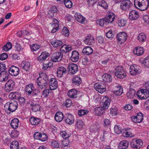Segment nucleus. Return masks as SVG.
Segmentation results:
<instances>
[{
  "mask_svg": "<svg viewBox=\"0 0 149 149\" xmlns=\"http://www.w3.org/2000/svg\"><path fill=\"white\" fill-rule=\"evenodd\" d=\"M17 107V102L13 100H11L5 104L4 108L6 113L8 114H9L15 111Z\"/></svg>",
  "mask_w": 149,
  "mask_h": 149,
  "instance_id": "nucleus-1",
  "label": "nucleus"
},
{
  "mask_svg": "<svg viewBox=\"0 0 149 149\" xmlns=\"http://www.w3.org/2000/svg\"><path fill=\"white\" fill-rule=\"evenodd\" d=\"M114 17V14L112 13H111L108 16L100 19L98 24L102 26L104 25H107V24L111 23L113 21Z\"/></svg>",
  "mask_w": 149,
  "mask_h": 149,
  "instance_id": "nucleus-2",
  "label": "nucleus"
},
{
  "mask_svg": "<svg viewBox=\"0 0 149 149\" xmlns=\"http://www.w3.org/2000/svg\"><path fill=\"white\" fill-rule=\"evenodd\" d=\"M115 74L118 78L123 79L126 76V74L121 66L116 67L115 69Z\"/></svg>",
  "mask_w": 149,
  "mask_h": 149,
  "instance_id": "nucleus-3",
  "label": "nucleus"
},
{
  "mask_svg": "<svg viewBox=\"0 0 149 149\" xmlns=\"http://www.w3.org/2000/svg\"><path fill=\"white\" fill-rule=\"evenodd\" d=\"M137 95L141 100L146 99L149 97V91L147 89H141L138 92Z\"/></svg>",
  "mask_w": 149,
  "mask_h": 149,
  "instance_id": "nucleus-4",
  "label": "nucleus"
},
{
  "mask_svg": "<svg viewBox=\"0 0 149 149\" xmlns=\"http://www.w3.org/2000/svg\"><path fill=\"white\" fill-rule=\"evenodd\" d=\"M33 136L35 139L43 142L46 141L47 139V135L44 133H41L38 132H36L34 134Z\"/></svg>",
  "mask_w": 149,
  "mask_h": 149,
  "instance_id": "nucleus-5",
  "label": "nucleus"
},
{
  "mask_svg": "<svg viewBox=\"0 0 149 149\" xmlns=\"http://www.w3.org/2000/svg\"><path fill=\"white\" fill-rule=\"evenodd\" d=\"M143 141L140 139L133 140L131 143L130 145L131 147L134 148L139 149L143 145Z\"/></svg>",
  "mask_w": 149,
  "mask_h": 149,
  "instance_id": "nucleus-6",
  "label": "nucleus"
},
{
  "mask_svg": "<svg viewBox=\"0 0 149 149\" xmlns=\"http://www.w3.org/2000/svg\"><path fill=\"white\" fill-rule=\"evenodd\" d=\"M67 70L72 74H74L78 70V65L74 63H70L68 66Z\"/></svg>",
  "mask_w": 149,
  "mask_h": 149,
  "instance_id": "nucleus-7",
  "label": "nucleus"
},
{
  "mask_svg": "<svg viewBox=\"0 0 149 149\" xmlns=\"http://www.w3.org/2000/svg\"><path fill=\"white\" fill-rule=\"evenodd\" d=\"M95 90L100 93H102L106 91L105 85L102 83H95L94 86Z\"/></svg>",
  "mask_w": 149,
  "mask_h": 149,
  "instance_id": "nucleus-8",
  "label": "nucleus"
},
{
  "mask_svg": "<svg viewBox=\"0 0 149 149\" xmlns=\"http://www.w3.org/2000/svg\"><path fill=\"white\" fill-rule=\"evenodd\" d=\"M63 56V54L60 52L54 53L51 58V61L53 62H57L61 60Z\"/></svg>",
  "mask_w": 149,
  "mask_h": 149,
  "instance_id": "nucleus-9",
  "label": "nucleus"
},
{
  "mask_svg": "<svg viewBox=\"0 0 149 149\" xmlns=\"http://www.w3.org/2000/svg\"><path fill=\"white\" fill-rule=\"evenodd\" d=\"M15 83L12 79L9 80L5 85V89L6 92H9L13 90L15 85Z\"/></svg>",
  "mask_w": 149,
  "mask_h": 149,
  "instance_id": "nucleus-10",
  "label": "nucleus"
},
{
  "mask_svg": "<svg viewBox=\"0 0 149 149\" xmlns=\"http://www.w3.org/2000/svg\"><path fill=\"white\" fill-rule=\"evenodd\" d=\"M19 72V68L14 65H12L8 69V73L9 74L12 76H16L18 74Z\"/></svg>",
  "mask_w": 149,
  "mask_h": 149,
  "instance_id": "nucleus-11",
  "label": "nucleus"
},
{
  "mask_svg": "<svg viewBox=\"0 0 149 149\" xmlns=\"http://www.w3.org/2000/svg\"><path fill=\"white\" fill-rule=\"evenodd\" d=\"M64 118L65 122L67 124L71 125L74 122V116L70 113H67L65 114Z\"/></svg>",
  "mask_w": 149,
  "mask_h": 149,
  "instance_id": "nucleus-12",
  "label": "nucleus"
},
{
  "mask_svg": "<svg viewBox=\"0 0 149 149\" xmlns=\"http://www.w3.org/2000/svg\"><path fill=\"white\" fill-rule=\"evenodd\" d=\"M49 83L50 89L52 90L56 89L58 87V82L55 78H50Z\"/></svg>",
  "mask_w": 149,
  "mask_h": 149,
  "instance_id": "nucleus-13",
  "label": "nucleus"
},
{
  "mask_svg": "<svg viewBox=\"0 0 149 149\" xmlns=\"http://www.w3.org/2000/svg\"><path fill=\"white\" fill-rule=\"evenodd\" d=\"M127 35L126 33L124 32H120L117 34L116 38L118 41L121 42H125L127 39Z\"/></svg>",
  "mask_w": 149,
  "mask_h": 149,
  "instance_id": "nucleus-14",
  "label": "nucleus"
},
{
  "mask_svg": "<svg viewBox=\"0 0 149 149\" xmlns=\"http://www.w3.org/2000/svg\"><path fill=\"white\" fill-rule=\"evenodd\" d=\"M143 119V115L141 112L138 113L136 116H133L132 120L135 123H140L142 121Z\"/></svg>",
  "mask_w": 149,
  "mask_h": 149,
  "instance_id": "nucleus-15",
  "label": "nucleus"
},
{
  "mask_svg": "<svg viewBox=\"0 0 149 149\" xmlns=\"http://www.w3.org/2000/svg\"><path fill=\"white\" fill-rule=\"evenodd\" d=\"M132 5V3L130 0H124L120 4L121 8L122 9H126L130 8Z\"/></svg>",
  "mask_w": 149,
  "mask_h": 149,
  "instance_id": "nucleus-16",
  "label": "nucleus"
},
{
  "mask_svg": "<svg viewBox=\"0 0 149 149\" xmlns=\"http://www.w3.org/2000/svg\"><path fill=\"white\" fill-rule=\"evenodd\" d=\"M9 73L6 70H2L0 73V81H6L8 79Z\"/></svg>",
  "mask_w": 149,
  "mask_h": 149,
  "instance_id": "nucleus-17",
  "label": "nucleus"
},
{
  "mask_svg": "<svg viewBox=\"0 0 149 149\" xmlns=\"http://www.w3.org/2000/svg\"><path fill=\"white\" fill-rule=\"evenodd\" d=\"M84 43L88 45H91L95 43V40L94 37L91 35H88L84 41Z\"/></svg>",
  "mask_w": 149,
  "mask_h": 149,
  "instance_id": "nucleus-18",
  "label": "nucleus"
},
{
  "mask_svg": "<svg viewBox=\"0 0 149 149\" xmlns=\"http://www.w3.org/2000/svg\"><path fill=\"white\" fill-rule=\"evenodd\" d=\"M139 66L134 65L130 66L129 69L130 72L132 75H136L139 73Z\"/></svg>",
  "mask_w": 149,
  "mask_h": 149,
  "instance_id": "nucleus-19",
  "label": "nucleus"
},
{
  "mask_svg": "<svg viewBox=\"0 0 149 149\" xmlns=\"http://www.w3.org/2000/svg\"><path fill=\"white\" fill-rule=\"evenodd\" d=\"M72 81L73 85L79 86L81 83V79L79 76H74L72 79Z\"/></svg>",
  "mask_w": 149,
  "mask_h": 149,
  "instance_id": "nucleus-20",
  "label": "nucleus"
},
{
  "mask_svg": "<svg viewBox=\"0 0 149 149\" xmlns=\"http://www.w3.org/2000/svg\"><path fill=\"white\" fill-rule=\"evenodd\" d=\"M70 59L71 61L73 62L77 61L79 59V53L78 52L75 50L72 51Z\"/></svg>",
  "mask_w": 149,
  "mask_h": 149,
  "instance_id": "nucleus-21",
  "label": "nucleus"
},
{
  "mask_svg": "<svg viewBox=\"0 0 149 149\" xmlns=\"http://www.w3.org/2000/svg\"><path fill=\"white\" fill-rule=\"evenodd\" d=\"M64 117L63 113L61 111H58L55 114L54 119L56 122H60L63 120Z\"/></svg>",
  "mask_w": 149,
  "mask_h": 149,
  "instance_id": "nucleus-22",
  "label": "nucleus"
},
{
  "mask_svg": "<svg viewBox=\"0 0 149 149\" xmlns=\"http://www.w3.org/2000/svg\"><path fill=\"white\" fill-rule=\"evenodd\" d=\"M66 70L63 67L61 66L59 67L57 70L56 74L57 76L58 77H62L63 74L65 73Z\"/></svg>",
  "mask_w": 149,
  "mask_h": 149,
  "instance_id": "nucleus-23",
  "label": "nucleus"
},
{
  "mask_svg": "<svg viewBox=\"0 0 149 149\" xmlns=\"http://www.w3.org/2000/svg\"><path fill=\"white\" fill-rule=\"evenodd\" d=\"M139 17L138 12L135 10H132L129 13V18L132 20L136 19Z\"/></svg>",
  "mask_w": 149,
  "mask_h": 149,
  "instance_id": "nucleus-24",
  "label": "nucleus"
},
{
  "mask_svg": "<svg viewBox=\"0 0 149 149\" xmlns=\"http://www.w3.org/2000/svg\"><path fill=\"white\" fill-rule=\"evenodd\" d=\"M129 145V141L127 140H123L119 143L118 148L120 149H126Z\"/></svg>",
  "mask_w": 149,
  "mask_h": 149,
  "instance_id": "nucleus-25",
  "label": "nucleus"
},
{
  "mask_svg": "<svg viewBox=\"0 0 149 149\" xmlns=\"http://www.w3.org/2000/svg\"><path fill=\"white\" fill-rule=\"evenodd\" d=\"M41 94L40 91L38 89H35L33 90L32 94H31L30 95L36 99H40L41 97Z\"/></svg>",
  "mask_w": 149,
  "mask_h": 149,
  "instance_id": "nucleus-26",
  "label": "nucleus"
},
{
  "mask_svg": "<svg viewBox=\"0 0 149 149\" xmlns=\"http://www.w3.org/2000/svg\"><path fill=\"white\" fill-rule=\"evenodd\" d=\"M101 127L97 123L92 125L90 127V131L91 132H96L100 130Z\"/></svg>",
  "mask_w": 149,
  "mask_h": 149,
  "instance_id": "nucleus-27",
  "label": "nucleus"
},
{
  "mask_svg": "<svg viewBox=\"0 0 149 149\" xmlns=\"http://www.w3.org/2000/svg\"><path fill=\"white\" fill-rule=\"evenodd\" d=\"M48 56H49L48 53H46L45 52H43L40 56L38 57L37 60L40 62H42L45 60Z\"/></svg>",
  "mask_w": 149,
  "mask_h": 149,
  "instance_id": "nucleus-28",
  "label": "nucleus"
},
{
  "mask_svg": "<svg viewBox=\"0 0 149 149\" xmlns=\"http://www.w3.org/2000/svg\"><path fill=\"white\" fill-rule=\"evenodd\" d=\"M53 20L54 23L52 24V26L53 27L51 31L52 33H54L57 31L59 27L58 21L56 19H54Z\"/></svg>",
  "mask_w": 149,
  "mask_h": 149,
  "instance_id": "nucleus-29",
  "label": "nucleus"
},
{
  "mask_svg": "<svg viewBox=\"0 0 149 149\" xmlns=\"http://www.w3.org/2000/svg\"><path fill=\"white\" fill-rule=\"evenodd\" d=\"M33 85L32 84H30L26 86L25 90L26 93L28 94L29 95H30L31 94H32L33 90L35 89L33 88Z\"/></svg>",
  "mask_w": 149,
  "mask_h": 149,
  "instance_id": "nucleus-30",
  "label": "nucleus"
},
{
  "mask_svg": "<svg viewBox=\"0 0 149 149\" xmlns=\"http://www.w3.org/2000/svg\"><path fill=\"white\" fill-rule=\"evenodd\" d=\"M130 128H128L127 129H123L122 130V133L123 135L126 137H132L134 136L132 133L130 131Z\"/></svg>",
  "mask_w": 149,
  "mask_h": 149,
  "instance_id": "nucleus-31",
  "label": "nucleus"
},
{
  "mask_svg": "<svg viewBox=\"0 0 149 149\" xmlns=\"http://www.w3.org/2000/svg\"><path fill=\"white\" fill-rule=\"evenodd\" d=\"M75 19L79 22L83 23L84 21L85 18L83 17L80 14L76 13L74 15Z\"/></svg>",
  "mask_w": 149,
  "mask_h": 149,
  "instance_id": "nucleus-32",
  "label": "nucleus"
},
{
  "mask_svg": "<svg viewBox=\"0 0 149 149\" xmlns=\"http://www.w3.org/2000/svg\"><path fill=\"white\" fill-rule=\"evenodd\" d=\"M104 101L103 103V107H102L105 110L107 109L109 107L110 104L111 100L108 97H105L104 98Z\"/></svg>",
  "mask_w": 149,
  "mask_h": 149,
  "instance_id": "nucleus-33",
  "label": "nucleus"
},
{
  "mask_svg": "<svg viewBox=\"0 0 149 149\" xmlns=\"http://www.w3.org/2000/svg\"><path fill=\"white\" fill-rule=\"evenodd\" d=\"M144 52V50L143 47H136L134 50L133 52L137 56L142 55Z\"/></svg>",
  "mask_w": 149,
  "mask_h": 149,
  "instance_id": "nucleus-34",
  "label": "nucleus"
},
{
  "mask_svg": "<svg viewBox=\"0 0 149 149\" xmlns=\"http://www.w3.org/2000/svg\"><path fill=\"white\" fill-rule=\"evenodd\" d=\"M51 44L54 47H57L61 46L63 44V42L61 40H53L50 41Z\"/></svg>",
  "mask_w": 149,
  "mask_h": 149,
  "instance_id": "nucleus-35",
  "label": "nucleus"
},
{
  "mask_svg": "<svg viewBox=\"0 0 149 149\" xmlns=\"http://www.w3.org/2000/svg\"><path fill=\"white\" fill-rule=\"evenodd\" d=\"M105 109L102 107H98L95 109V111L96 115L100 116L105 113Z\"/></svg>",
  "mask_w": 149,
  "mask_h": 149,
  "instance_id": "nucleus-36",
  "label": "nucleus"
},
{
  "mask_svg": "<svg viewBox=\"0 0 149 149\" xmlns=\"http://www.w3.org/2000/svg\"><path fill=\"white\" fill-rule=\"evenodd\" d=\"M77 91L75 89H72L70 90L68 93V96L71 98H76Z\"/></svg>",
  "mask_w": 149,
  "mask_h": 149,
  "instance_id": "nucleus-37",
  "label": "nucleus"
},
{
  "mask_svg": "<svg viewBox=\"0 0 149 149\" xmlns=\"http://www.w3.org/2000/svg\"><path fill=\"white\" fill-rule=\"evenodd\" d=\"M93 50L92 48L89 46L84 48L82 50V53L86 55H88L92 54Z\"/></svg>",
  "mask_w": 149,
  "mask_h": 149,
  "instance_id": "nucleus-38",
  "label": "nucleus"
},
{
  "mask_svg": "<svg viewBox=\"0 0 149 149\" xmlns=\"http://www.w3.org/2000/svg\"><path fill=\"white\" fill-rule=\"evenodd\" d=\"M19 123V120L17 118H14L11 121L10 126L14 129L17 128L18 126Z\"/></svg>",
  "mask_w": 149,
  "mask_h": 149,
  "instance_id": "nucleus-39",
  "label": "nucleus"
},
{
  "mask_svg": "<svg viewBox=\"0 0 149 149\" xmlns=\"http://www.w3.org/2000/svg\"><path fill=\"white\" fill-rule=\"evenodd\" d=\"M103 80L106 82H109L112 79V77L108 74H104L102 76Z\"/></svg>",
  "mask_w": 149,
  "mask_h": 149,
  "instance_id": "nucleus-40",
  "label": "nucleus"
},
{
  "mask_svg": "<svg viewBox=\"0 0 149 149\" xmlns=\"http://www.w3.org/2000/svg\"><path fill=\"white\" fill-rule=\"evenodd\" d=\"M40 121V119L39 118L34 117H32L30 119V122L33 125H38Z\"/></svg>",
  "mask_w": 149,
  "mask_h": 149,
  "instance_id": "nucleus-41",
  "label": "nucleus"
},
{
  "mask_svg": "<svg viewBox=\"0 0 149 149\" xmlns=\"http://www.w3.org/2000/svg\"><path fill=\"white\" fill-rule=\"evenodd\" d=\"M20 94L18 92H12L9 94V97L10 98L18 99L20 97Z\"/></svg>",
  "mask_w": 149,
  "mask_h": 149,
  "instance_id": "nucleus-42",
  "label": "nucleus"
},
{
  "mask_svg": "<svg viewBox=\"0 0 149 149\" xmlns=\"http://www.w3.org/2000/svg\"><path fill=\"white\" fill-rule=\"evenodd\" d=\"M75 125L77 128L81 129L84 126V123L81 120L77 119L76 120Z\"/></svg>",
  "mask_w": 149,
  "mask_h": 149,
  "instance_id": "nucleus-43",
  "label": "nucleus"
},
{
  "mask_svg": "<svg viewBox=\"0 0 149 149\" xmlns=\"http://www.w3.org/2000/svg\"><path fill=\"white\" fill-rule=\"evenodd\" d=\"M11 149H19V143L17 141H13L11 143L10 146Z\"/></svg>",
  "mask_w": 149,
  "mask_h": 149,
  "instance_id": "nucleus-44",
  "label": "nucleus"
},
{
  "mask_svg": "<svg viewBox=\"0 0 149 149\" xmlns=\"http://www.w3.org/2000/svg\"><path fill=\"white\" fill-rule=\"evenodd\" d=\"M37 84L39 87L42 89H44L46 87L47 82L44 79L41 80L40 81L38 82Z\"/></svg>",
  "mask_w": 149,
  "mask_h": 149,
  "instance_id": "nucleus-45",
  "label": "nucleus"
},
{
  "mask_svg": "<svg viewBox=\"0 0 149 149\" xmlns=\"http://www.w3.org/2000/svg\"><path fill=\"white\" fill-rule=\"evenodd\" d=\"M137 38L140 41L143 42L146 40V37L144 33H141L139 34Z\"/></svg>",
  "mask_w": 149,
  "mask_h": 149,
  "instance_id": "nucleus-46",
  "label": "nucleus"
},
{
  "mask_svg": "<svg viewBox=\"0 0 149 149\" xmlns=\"http://www.w3.org/2000/svg\"><path fill=\"white\" fill-rule=\"evenodd\" d=\"M118 88V90L113 91V93L117 95H121L123 92V88L120 86Z\"/></svg>",
  "mask_w": 149,
  "mask_h": 149,
  "instance_id": "nucleus-47",
  "label": "nucleus"
},
{
  "mask_svg": "<svg viewBox=\"0 0 149 149\" xmlns=\"http://www.w3.org/2000/svg\"><path fill=\"white\" fill-rule=\"evenodd\" d=\"M64 2L66 7L70 8L72 7V3L70 0H64Z\"/></svg>",
  "mask_w": 149,
  "mask_h": 149,
  "instance_id": "nucleus-48",
  "label": "nucleus"
},
{
  "mask_svg": "<svg viewBox=\"0 0 149 149\" xmlns=\"http://www.w3.org/2000/svg\"><path fill=\"white\" fill-rule=\"evenodd\" d=\"M135 91L133 89H132L130 90L127 93V95L130 98H131L133 97L135 95Z\"/></svg>",
  "mask_w": 149,
  "mask_h": 149,
  "instance_id": "nucleus-49",
  "label": "nucleus"
},
{
  "mask_svg": "<svg viewBox=\"0 0 149 149\" xmlns=\"http://www.w3.org/2000/svg\"><path fill=\"white\" fill-rule=\"evenodd\" d=\"M134 3L135 7L136 8H138V9H140L138 7H141L144 5V3L140 2L139 1H138L137 0H134Z\"/></svg>",
  "mask_w": 149,
  "mask_h": 149,
  "instance_id": "nucleus-50",
  "label": "nucleus"
},
{
  "mask_svg": "<svg viewBox=\"0 0 149 149\" xmlns=\"http://www.w3.org/2000/svg\"><path fill=\"white\" fill-rule=\"evenodd\" d=\"M98 3V6L102 7L104 9H107L108 8V4L104 1H102L101 2H99Z\"/></svg>",
  "mask_w": 149,
  "mask_h": 149,
  "instance_id": "nucleus-51",
  "label": "nucleus"
},
{
  "mask_svg": "<svg viewBox=\"0 0 149 149\" xmlns=\"http://www.w3.org/2000/svg\"><path fill=\"white\" fill-rule=\"evenodd\" d=\"M40 46L36 44H33L32 46H31V50L32 51H36L40 48Z\"/></svg>",
  "mask_w": 149,
  "mask_h": 149,
  "instance_id": "nucleus-52",
  "label": "nucleus"
},
{
  "mask_svg": "<svg viewBox=\"0 0 149 149\" xmlns=\"http://www.w3.org/2000/svg\"><path fill=\"white\" fill-rule=\"evenodd\" d=\"M88 111L86 109H81L78 112V114L79 116H82L87 114L88 113Z\"/></svg>",
  "mask_w": 149,
  "mask_h": 149,
  "instance_id": "nucleus-53",
  "label": "nucleus"
},
{
  "mask_svg": "<svg viewBox=\"0 0 149 149\" xmlns=\"http://www.w3.org/2000/svg\"><path fill=\"white\" fill-rule=\"evenodd\" d=\"M23 68L26 71L29 70L30 68V63L28 61L25 62L23 66Z\"/></svg>",
  "mask_w": 149,
  "mask_h": 149,
  "instance_id": "nucleus-54",
  "label": "nucleus"
},
{
  "mask_svg": "<svg viewBox=\"0 0 149 149\" xmlns=\"http://www.w3.org/2000/svg\"><path fill=\"white\" fill-rule=\"evenodd\" d=\"M115 132L117 134H119L121 132L122 133V130L121 127L118 125H116L114 127Z\"/></svg>",
  "mask_w": 149,
  "mask_h": 149,
  "instance_id": "nucleus-55",
  "label": "nucleus"
},
{
  "mask_svg": "<svg viewBox=\"0 0 149 149\" xmlns=\"http://www.w3.org/2000/svg\"><path fill=\"white\" fill-rule=\"evenodd\" d=\"M143 63L145 66L149 68V55L144 58Z\"/></svg>",
  "mask_w": 149,
  "mask_h": 149,
  "instance_id": "nucleus-56",
  "label": "nucleus"
},
{
  "mask_svg": "<svg viewBox=\"0 0 149 149\" xmlns=\"http://www.w3.org/2000/svg\"><path fill=\"white\" fill-rule=\"evenodd\" d=\"M126 23V21L124 19H121L118 21V26L120 27L124 26Z\"/></svg>",
  "mask_w": 149,
  "mask_h": 149,
  "instance_id": "nucleus-57",
  "label": "nucleus"
},
{
  "mask_svg": "<svg viewBox=\"0 0 149 149\" xmlns=\"http://www.w3.org/2000/svg\"><path fill=\"white\" fill-rule=\"evenodd\" d=\"M118 109L116 108H111L110 109V114L112 115L113 116H115L117 115V111Z\"/></svg>",
  "mask_w": 149,
  "mask_h": 149,
  "instance_id": "nucleus-58",
  "label": "nucleus"
},
{
  "mask_svg": "<svg viewBox=\"0 0 149 149\" xmlns=\"http://www.w3.org/2000/svg\"><path fill=\"white\" fill-rule=\"evenodd\" d=\"M32 109L34 112H36L40 110V105L38 104L33 105L32 106Z\"/></svg>",
  "mask_w": 149,
  "mask_h": 149,
  "instance_id": "nucleus-59",
  "label": "nucleus"
},
{
  "mask_svg": "<svg viewBox=\"0 0 149 149\" xmlns=\"http://www.w3.org/2000/svg\"><path fill=\"white\" fill-rule=\"evenodd\" d=\"M62 33L63 34L66 36H68L69 30L68 28L66 27H64L62 31Z\"/></svg>",
  "mask_w": 149,
  "mask_h": 149,
  "instance_id": "nucleus-60",
  "label": "nucleus"
},
{
  "mask_svg": "<svg viewBox=\"0 0 149 149\" xmlns=\"http://www.w3.org/2000/svg\"><path fill=\"white\" fill-rule=\"evenodd\" d=\"M72 102L70 99H67L65 102V105L67 107H70L72 104Z\"/></svg>",
  "mask_w": 149,
  "mask_h": 149,
  "instance_id": "nucleus-61",
  "label": "nucleus"
},
{
  "mask_svg": "<svg viewBox=\"0 0 149 149\" xmlns=\"http://www.w3.org/2000/svg\"><path fill=\"white\" fill-rule=\"evenodd\" d=\"M10 135L13 138H16L18 136L19 133V132L17 130H14L12 131Z\"/></svg>",
  "mask_w": 149,
  "mask_h": 149,
  "instance_id": "nucleus-62",
  "label": "nucleus"
},
{
  "mask_svg": "<svg viewBox=\"0 0 149 149\" xmlns=\"http://www.w3.org/2000/svg\"><path fill=\"white\" fill-rule=\"evenodd\" d=\"M106 36L109 38H113V34L111 30H110L106 34Z\"/></svg>",
  "mask_w": 149,
  "mask_h": 149,
  "instance_id": "nucleus-63",
  "label": "nucleus"
},
{
  "mask_svg": "<svg viewBox=\"0 0 149 149\" xmlns=\"http://www.w3.org/2000/svg\"><path fill=\"white\" fill-rule=\"evenodd\" d=\"M52 146L56 148H59V144L58 141H53L52 143Z\"/></svg>",
  "mask_w": 149,
  "mask_h": 149,
  "instance_id": "nucleus-64",
  "label": "nucleus"
}]
</instances>
